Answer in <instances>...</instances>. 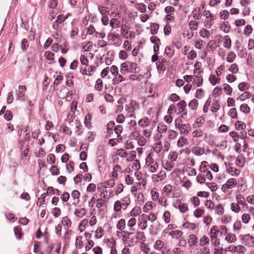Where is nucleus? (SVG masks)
Here are the masks:
<instances>
[{
    "instance_id": "1",
    "label": "nucleus",
    "mask_w": 254,
    "mask_h": 254,
    "mask_svg": "<svg viewBox=\"0 0 254 254\" xmlns=\"http://www.w3.org/2000/svg\"><path fill=\"white\" fill-rule=\"evenodd\" d=\"M208 166L207 162L203 161L201 163V165L199 168V171L201 173L199 174L196 177V181L200 184L205 183L206 178L209 180H211L213 179L211 172L207 168Z\"/></svg>"
},
{
    "instance_id": "37",
    "label": "nucleus",
    "mask_w": 254,
    "mask_h": 254,
    "mask_svg": "<svg viewBox=\"0 0 254 254\" xmlns=\"http://www.w3.org/2000/svg\"><path fill=\"white\" fill-rule=\"evenodd\" d=\"M164 243L163 241L158 240L156 241L154 248L155 250L160 251L163 247Z\"/></svg>"
},
{
    "instance_id": "24",
    "label": "nucleus",
    "mask_w": 254,
    "mask_h": 254,
    "mask_svg": "<svg viewBox=\"0 0 254 254\" xmlns=\"http://www.w3.org/2000/svg\"><path fill=\"white\" fill-rule=\"evenodd\" d=\"M225 240L229 243H233L236 242V237L233 233H228L225 238Z\"/></svg>"
},
{
    "instance_id": "64",
    "label": "nucleus",
    "mask_w": 254,
    "mask_h": 254,
    "mask_svg": "<svg viewBox=\"0 0 254 254\" xmlns=\"http://www.w3.org/2000/svg\"><path fill=\"white\" fill-rule=\"evenodd\" d=\"M229 70L233 73H237L239 71V67L236 64H233L229 67Z\"/></svg>"
},
{
    "instance_id": "16",
    "label": "nucleus",
    "mask_w": 254,
    "mask_h": 254,
    "mask_svg": "<svg viewBox=\"0 0 254 254\" xmlns=\"http://www.w3.org/2000/svg\"><path fill=\"white\" fill-rule=\"evenodd\" d=\"M198 241L197 237L194 234H191L189 237L188 243L190 247L195 246L197 243Z\"/></svg>"
},
{
    "instance_id": "44",
    "label": "nucleus",
    "mask_w": 254,
    "mask_h": 254,
    "mask_svg": "<svg viewBox=\"0 0 254 254\" xmlns=\"http://www.w3.org/2000/svg\"><path fill=\"white\" fill-rule=\"evenodd\" d=\"M198 102L196 99H193L189 103V107L191 110H195L197 108Z\"/></svg>"
},
{
    "instance_id": "22",
    "label": "nucleus",
    "mask_w": 254,
    "mask_h": 254,
    "mask_svg": "<svg viewBox=\"0 0 254 254\" xmlns=\"http://www.w3.org/2000/svg\"><path fill=\"white\" fill-rule=\"evenodd\" d=\"M115 185V179H112L107 180L102 184L103 187L105 188H111Z\"/></svg>"
},
{
    "instance_id": "14",
    "label": "nucleus",
    "mask_w": 254,
    "mask_h": 254,
    "mask_svg": "<svg viewBox=\"0 0 254 254\" xmlns=\"http://www.w3.org/2000/svg\"><path fill=\"white\" fill-rule=\"evenodd\" d=\"M223 232L218 229L217 226H213L211 227L210 231V235L217 237L218 236H222Z\"/></svg>"
},
{
    "instance_id": "63",
    "label": "nucleus",
    "mask_w": 254,
    "mask_h": 254,
    "mask_svg": "<svg viewBox=\"0 0 254 254\" xmlns=\"http://www.w3.org/2000/svg\"><path fill=\"white\" fill-rule=\"evenodd\" d=\"M222 88H221L219 87H216L214 88L213 91V94L214 96V97H217L219 96L222 93Z\"/></svg>"
},
{
    "instance_id": "51",
    "label": "nucleus",
    "mask_w": 254,
    "mask_h": 254,
    "mask_svg": "<svg viewBox=\"0 0 254 254\" xmlns=\"http://www.w3.org/2000/svg\"><path fill=\"white\" fill-rule=\"evenodd\" d=\"M98 9L103 16L108 15L109 13L108 7L105 6H99Z\"/></svg>"
},
{
    "instance_id": "43",
    "label": "nucleus",
    "mask_w": 254,
    "mask_h": 254,
    "mask_svg": "<svg viewBox=\"0 0 254 254\" xmlns=\"http://www.w3.org/2000/svg\"><path fill=\"white\" fill-rule=\"evenodd\" d=\"M129 27L125 24H123L121 28V34L124 36V38H127V37H126V35L128 34Z\"/></svg>"
},
{
    "instance_id": "27",
    "label": "nucleus",
    "mask_w": 254,
    "mask_h": 254,
    "mask_svg": "<svg viewBox=\"0 0 254 254\" xmlns=\"http://www.w3.org/2000/svg\"><path fill=\"white\" fill-rule=\"evenodd\" d=\"M223 46L228 49H230L231 46V40L228 35H226L224 37Z\"/></svg>"
},
{
    "instance_id": "3",
    "label": "nucleus",
    "mask_w": 254,
    "mask_h": 254,
    "mask_svg": "<svg viewBox=\"0 0 254 254\" xmlns=\"http://www.w3.org/2000/svg\"><path fill=\"white\" fill-rule=\"evenodd\" d=\"M145 163L149 172H156L159 167V163L153 158V153H149L145 158Z\"/></svg>"
},
{
    "instance_id": "4",
    "label": "nucleus",
    "mask_w": 254,
    "mask_h": 254,
    "mask_svg": "<svg viewBox=\"0 0 254 254\" xmlns=\"http://www.w3.org/2000/svg\"><path fill=\"white\" fill-rule=\"evenodd\" d=\"M240 239L242 243L249 247H254V237L250 234L240 235Z\"/></svg>"
},
{
    "instance_id": "17",
    "label": "nucleus",
    "mask_w": 254,
    "mask_h": 254,
    "mask_svg": "<svg viewBox=\"0 0 254 254\" xmlns=\"http://www.w3.org/2000/svg\"><path fill=\"white\" fill-rule=\"evenodd\" d=\"M141 213V209L139 206L134 207L130 211L129 215L133 217L138 216Z\"/></svg>"
},
{
    "instance_id": "15",
    "label": "nucleus",
    "mask_w": 254,
    "mask_h": 254,
    "mask_svg": "<svg viewBox=\"0 0 254 254\" xmlns=\"http://www.w3.org/2000/svg\"><path fill=\"white\" fill-rule=\"evenodd\" d=\"M183 232L180 230H173L169 232V235L172 239H179L183 235Z\"/></svg>"
},
{
    "instance_id": "11",
    "label": "nucleus",
    "mask_w": 254,
    "mask_h": 254,
    "mask_svg": "<svg viewBox=\"0 0 254 254\" xmlns=\"http://www.w3.org/2000/svg\"><path fill=\"white\" fill-rule=\"evenodd\" d=\"M26 90V87L25 85H20L18 87V93H17V99L24 100L25 96L24 92Z\"/></svg>"
},
{
    "instance_id": "23",
    "label": "nucleus",
    "mask_w": 254,
    "mask_h": 254,
    "mask_svg": "<svg viewBox=\"0 0 254 254\" xmlns=\"http://www.w3.org/2000/svg\"><path fill=\"white\" fill-rule=\"evenodd\" d=\"M150 122V120L147 117H144L139 120L138 124V125L141 127H146L148 126Z\"/></svg>"
},
{
    "instance_id": "49",
    "label": "nucleus",
    "mask_w": 254,
    "mask_h": 254,
    "mask_svg": "<svg viewBox=\"0 0 254 254\" xmlns=\"http://www.w3.org/2000/svg\"><path fill=\"white\" fill-rule=\"evenodd\" d=\"M214 210L219 215H222L224 212V208L222 204H219L216 206L214 208Z\"/></svg>"
},
{
    "instance_id": "33",
    "label": "nucleus",
    "mask_w": 254,
    "mask_h": 254,
    "mask_svg": "<svg viewBox=\"0 0 254 254\" xmlns=\"http://www.w3.org/2000/svg\"><path fill=\"white\" fill-rule=\"evenodd\" d=\"M173 187L171 185H166L163 188V191L164 193H166L167 196H172V191Z\"/></svg>"
},
{
    "instance_id": "46",
    "label": "nucleus",
    "mask_w": 254,
    "mask_h": 254,
    "mask_svg": "<svg viewBox=\"0 0 254 254\" xmlns=\"http://www.w3.org/2000/svg\"><path fill=\"white\" fill-rule=\"evenodd\" d=\"M130 72H138L139 71V68L136 63H129Z\"/></svg>"
},
{
    "instance_id": "53",
    "label": "nucleus",
    "mask_w": 254,
    "mask_h": 254,
    "mask_svg": "<svg viewBox=\"0 0 254 254\" xmlns=\"http://www.w3.org/2000/svg\"><path fill=\"white\" fill-rule=\"evenodd\" d=\"M120 21L118 18H113L110 20V25L113 28L119 27Z\"/></svg>"
},
{
    "instance_id": "7",
    "label": "nucleus",
    "mask_w": 254,
    "mask_h": 254,
    "mask_svg": "<svg viewBox=\"0 0 254 254\" xmlns=\"http://www.w3.org/2000/svg\"><path fill=\"white\" fill-rule=\"evenodd\" d=\"M139 109L138 103L134 100H131L129 103L126 106V110L128 113H132L134 111Z\"/></svg>"
},
{
    "instance_id": "34",
    "label": "nucleus",
    "mask_w": 254,
    "mask_h": 254,
    "mask_svg": "<svg viewBox=\"0 0 254 254\" xmlns=\"http://www.w3.org/2000/svg\"><path fill=\"white\" fill-rule=\"evenodd\" d=\"M209 81L212 85H215L219 82L220 79L216 78L214 74H210L209 77Z\"/></svg>"
},
{
    "instance_id": "20",
    "label": "nucleus",
    "mask_w": 254,
    "mask_h": 254,
    "mask_svg": "<svg viewBox=\"0 0 254 254\" xmlns=\"http://www.w3.org/2000/svg\"><path fill=\"white\" fill-rule=\"evenodd\" d=\"M86 212V210L85 208L80 209H76L74 210V214L78 218H82L83 217Z\"/></svg>"
},
{
    "instance_id": "6",
    "label": "nucleus",
    "mask_w": 254,
    "mask_h": 254,
    "mask_svg": "<svg viewBox=\"0 0 254 254\" xmlns=\"http://www.w3.org/2000/svg\"><path fill=\"white\" fill-rule=\"evenodd\" d=\"M225 251L231 252L233 253H237L239 254H243L246 251V249L243 245H240L236 246H230L227 248Z\"/></svg>"
},
{
    "instance_id": "57",
    "label": "nucleus",
    "mask_w": 254,
    "mask_h": 254,
    "mask_svg": "<svg viewBox=\"0 0 254 254\" xmlns=\"http://www.w3.org/2000/svg\"><path fill=\"white\" fill-rule=\"evenodd\" d=\"M165 52L167 56H168L169 58H171L173 57L174 54V50L172 48L167 47L166 48Z\"/></svg>"
},
{
    "instance_id": "61",
    "label": "nucleus",
    "mask_w": 254,
    "mask_h": 254,
    "mask_svg": "<svg viewBox=\"0 0 254 254\" xmlns=\"http://www.w3.org/2000/svg\"><path fill=\"white\" fill-rule=\"evenodd\" d=\"M204 213V210L203 209L198 208L196 209L194 212V216L196 218H199L201 217Z\"/></svg>"
},
{
    "instance_id": "40",
    "label": "nucleus",
    "mask_w": 254,
    "mask_h": 254,
    "mask_svg": "<svg viewBox=\"0 0 254 254\" xmlns=\"http://www.w3.org/2000/svg\"><path fill=\"white\" fill-rule=\"evenodd\" d=\"M240 110L245 114H248L251 110L247 104H243L240 106Z\"/></svg>"
},
{
    "instance_id": "2",
    "label": "nucleus",
    "mask_w": 254,
    "mask_h": 254,
    "mask_svg": "<svg viewBox=\"0 0 254 254\" xmlns=\"http://www.w3.org/2000/svg\"><path fill=\"white\" fill-rule=\"evenodd\" d=\"M130 198L129 195L122 198L120 200L115 201L114 205V210L115 212L121 211L122 208L126 210L130 203Z\"/></svg>"
},
{
    "instance_id": "38",
    "label": "nucleus",
    "mask_w": 254,
    "mask_h": 254,
    "mask_svg": "<svg viewBox=\"0 0 254 254\" xmlns=\"http://www.w3.org/2000/svg\"><path fill=\"white\" fill-rule=\"evenodd\" d=\"M192 153L196 156H200L203 153V151L201 149L200 147L196 146L192 149Z\"/></svg>"
},
{
    "instance_id": "54",
    "label": "nucleus",
    "mask_w": 254,
    "mask_h": 254,
    "mask_svg": "<svg viewBox=\"0 0 254 254\" xmlns=\"http://www.w3.org/2000/svg\"><path fill=\"white\" fill-rule=\"evenodd\" d=\"M220 108V105L218 101H216L212 103L211 111L213 113L216 112Z\"/></svg>"
},
{
    "instance_id": "18",
    "label": "nucleus",
    "mask_w": 254,
    "mask_h": 254,
    "mask_svg": "<svg viewBox=\"0 0 254 254\" xmlns=\"http://www.w3.org/2000/svg\"><path fill=\"white\" fill-rule=\"evenodd\" d=\"M188 144V139L185 136L180 137L178 140L177 145L179 148H182Z\"/></svg>"
},
{
    "instance_id": "5",
    "label": "nucleus",
    "mask_w": 254,
    "mask_h": 254,
    "mask_svg": "<svg viewBox=\"0 0 254 254\" xmlns=\"http://www.w3.org/2000/svg\"><path fill=\"white\" fill-rule=\"evenodd\" d=\"M237 184V181L235 179L230 178L222 186L221 190L224 192H227L229 189L233 188L236 186Z\"/></svg>"
},
{
    "instance_id": "48",
    "label": "nucleus",
    "mask_w": 254,
    "mask_h": 254,
    "mask_svg": "<svg viewBox=\"0 0 254 254\" xmlns=\"http://www.w3.org/2000/svg\"><path fill=\"white\" fill-rule=\"evenodd\" d=\"M167 129V126L163 123H160L157 127V130L160 133L165 132Z\"/></svg>"
},
{
    "instance_id": "50",
    "label": "nucleus",
    "mask_w": 254,
    "mask_h": 254,
    "mask_svg": "<svg viewBox=\"0 0 254 254\" xmlns=\"http://www.w3.org/2000/svg\"><path fill=\"white\" fill-rule=\"evenodd\" d=\"M170 213L169 211L167 210L164 212L163 216V219L165 222V223L168 224L170 221Z\"/></svg>"
},
{
    "instance_id": "39",
    "label": "nucleus",
    "mask_w": 254,
    "mask_h": 254,
    "mask_svg": "<svg viewBox=\"0 0 254 254\" xmlns=\"http://www.w3.org/2000/svg\"><path fill=\"white\" fill-rule=\"evenodd\" d=\"M190 29L191 30H195L198 27V22L195 20H190L189 23Z\"/></svg>"
},
{
    "instance_id": "56",
    "label": "nucleus",
    "mask_w": 254,
    "mask_h": 254,
    "mask_svg": "<svg viewBox=\"0 0 254 254\" xmlns=\"http://www.w3.org/2000/svg\"><path fill=\"white\" fill-rule=\"evenodd\" d=\"M236 57V55L234 52H230L228 54V55L226 58V61L228 63H232L234 61Z\"/></svg>"
},
{
    "instance_id": "45",
    "label": "nucleus",
    "mask_w": 254,
    "mask_h": 254,
    "mask_svg": "<svg viewBox=\"0 0 254 254\" xmlns=\"http://www.w3.org/2000/svg\"><path fill=\"white\" fill-rule=\"evenodd\" d=\"M62 222L63 225L65 226L66 228H68L71 226V221L67 218V217H63Z\"/></svg>"
},
{
    "instance_id": "41",
    "label": "nucleus",
    "mask_w": 254,
    "mask_h": 254,
    "mask_svg": "<svg viewBox=\"0 0 254 254\" xmlns=\"http://www.w3.org/2000/svg\"><path fill=\"white\" fill-rule=\"evenodd\" d=\"M162 148V144L161 141H159L154 144L153 147V150L156 153H159L160 152L161 149Z\"/></svg>"
},
{
    "instance_id": "21",
    "label": "nucleus",
    "mask_w": 254,
    "mask_h": 254,
    "mask_svg": "<svg viewBox=\"0 0 254 254\" xmlns=\"http://www.w3.org/2000/svg\"><path fill=\"white\" fill-rule=\"evenodd\" d=\"M245 157L243 155H240L236 159V164L238 167H243L245 164Z\"/></svg>"
},
{
    "instance_id": "32",
    "label": "nucleus",
    "mask_w": 254,
    "mask_h": 254,
    "mask_svg": "<svg viewBox=\"0 0 254 254\" xmlns=\"http://www.w3.org/2000/svg\"><path fill=\"white\" fill-rule=\"evenodd\" d=\"M183 226L185 228L188 229L190 230H194L196 228V225L195 223H190L188 221L184 223Z\"/></svg>"
},
{
    "instance_id": "12",
    "label": "nucleus",
    "mask_w": 254,
    "mask_h": 254,
    "mask_svg": "<svg viewBox=\"0 0 254 254\" xmlns=\"http://www.w3.org/2000/svg\"><path fill=\"white\" fill-rule=\"evenodd\" d=\"M120 72L122 74H124L126 72H130L129 62H125L121 64Z\"/></svg>"
},
{
    "instance_id": "35",
    "label": "nucleus",
    "mask_w": 254,
    "mask_h": 254,
    "mask_svg": "<svg viewBox=\"0 0 254 254\" xmlns=\"http://www.w3.org/2000/svg\"><path fill=\"white\" fill-rule=\"evenodd\" d=\"M142 217V215L141 216ZM138 227L140 229L143 230H145L147 227V220L146 218H143L141 217V221L138 224Z\"/></svg>"
},
{
    "instance_id": "62",
    "label": "nucleus",
    "mask_w": 254,
    "mask_h": 254,
    "mask_svg": "<svg viewBox=\"0 0 254 254\" xmlns=\"http://www.w3.org/2000/svg\"><path fill=\"white\" fill-rule=\"evenodd\" d=\"M223 86L224 90L226 93L228 95H231L233 90L232 88L229 84H224Z\"/></svg>"
},
{
    "instance_id": "29",
    "label": "nucleus",
    "mask_w": 254,
    "mask_h": 254,
    "mask_svg": "<svg viewBox=\"0 0 254 254\" xmlns=\"http://www.w3.org/2000/svg\"><path fill=\"white\" fill-rule=\"evenodd\" d=\"M126 228V221L124 219H121L118 222L117 225V228L120 230L123 231Z\"/></svg>"
},
{
    "instance_id": "55",
    "label": "nucleus",
    "mask_w": 254,
    "mask_h": 254,
    "mask_svg": "<svg viewBox=\"0 0 254 254\" xmlns=\"http://www.w3.org/2000/svg\"><path fill=\"white\" fill-rule=\"evenodd\" d=\"M236 199L237 202V203L240 204L242 205H245L246 204L245 202L244 201V198L241 194H237Z\"/></svg>"
},
{
    "instance_id": "42",
    "label": "nucleus",
    "mask_w": 254,
    "mask_h": 254,
    "mask_svg": "<svg viewBox=\"0 0 254 254\" xmlns=\"http://www.w3.org/2000/svg\"><path fill=\"white\" fill-rule=\"evenodd\" d=\"M116 77H114L113 79V81L114 84H117L120 83V82L124 81L125 80V78H124L121 74H117V75H115Z\"/></svg>"
},
{
    "instance_id": "10",
    "label": "nucleus",
    "mask_w": 254,
    "mask_h": 254,
    "mask_svg": "<svg viewBox=\"0 0 254 254\" xmlns=\"http://www.w3.org/2000/svg\"><path fill=\"white\" fill-rule=\"evenodd\" d=\"M191 128L190 125L188 124H184L180 128L179 131L180 133L183 135H186L190 130Z\"/></svg>"
},
{
    "instance_id": "59",
    "label": "nucleus",
    "mask_w": 254,
    "mask_h": 254,
    "mask_svg": "<svg viewBox=\"0 0 254 254\" xmlns=\"http://www.w3.org/2000/svg\"><path fill=\"white\" fill-rule=\"evenodd\" d=\"M5 216L7 220L11 222H14L16 221V219L15 218L14 215L11 213H5Z\"/></svg>"
},
{
    "instance_id": "26",
    "label": "nucleus",
    "mask_w": 254,
    "mask_h": 254,
    "mask_svg": "<svg viewBox=\"0 0 254 254\" xmlns=\"http://www.w3.org/2000/svg\"><path fill=\"white\" fill-rule=\"evenodd\" d=\"M214 17H206L204 21V25L206 28H210L212 24H213Z\"/></svg>"
},
{
    "instance_id": "9",
    "label": "nucleus",
    "mask_w": 254,
    "mask_h": 254,
    "mask_svg": "<svg viewBox=\"0 0 254 254\" xmlns=\"http://www.w3.org/2000/svg\"><path fill=\"white\" fill-rule=\"evenodd\" d=\"M166 172L164 171H160L158 174H154L152 176V180L154 182H158L162 181L166 178Z\"/></svg>"
},
{
    "instance_id": "28",
    "label": "nucleus",
    "mask_w": 254,
    "mask_h": 254,
    "mask_svg": "<svg viewBox=\"0 0 254 254\" xmlns=\"http://www.w3.org/2000/svg\"><path fill=\"white\" fill-rule=\"evenodd\" d=\"M121 167L120 165H117L113 168L112 172V177L114 179H117L118 177V172L121 171Z\"/></svg>"
},
{
    "instance_id": "19",
    "label": "nucleus",
    "mask_w": 254,
    "mask_h": 254,
    "mask_svg": "<svg viewBox=\"0 0 254 254\" xmlns=\"http://www.w3.org/2000/svg\"><path fill=\"white\" fill-rule=\"evenodd\" d=\"M220 29L225 33H228L230 31L231 26L228 21H224L220 25Z\"/></svg>"
},
{
    "instance_id": "25",
    "label": "nucleus",
    "mask_w": 254,
    "mask_h": 254,
    "mask_svg": "<svg viewBox=\"0 0 254 254\" xmlns=\"http://www.w3.org/2000/svg\"><path fill=\"white\" fill-rule=\"evenodd\" d=\"M142 218H146L147 220L150 221L152 222L155 221L157 219L156 215L153 213H151L148 215L143 214Z\"/></svg>"
},
{
    "instance_id": "58",
    "label": "nucleus",
    "mask_w": 254,
    "mask_h": 254,
    "mask_svg": "<svg viewBox=\"0 0 254 254\" xmlns=\"http://www.w3.org/2000/svg\"><path fill=\"white\" fill-rule=\"evenodd\" d=\"M137 9L141 12L144 13L146 10V6L143 3H139L137 4Z\"/></svg>"
},
{
    "instance_id": "60",
    "label": "nucleus",
    "mask_w": 254,
    "mask_h": 254,
    "mask_svg": "<svg viewBox=\"0 0 254 254\" xmlns=\"http://www.w3.org/2000/svg\"><path fill=\"white\" fill-rule=\"evenodd\" d=\"M231 209L235 213H238L240 211V207L237 203H232L231 204Z\"/></svg>"
},
{
    "instance_id": "31",
    "label": "nucleus",
    "mask_w": 254,
    "mask_h": 254,
    "mask_svg": "<svg viewBox=\"0 0 254 254\" xmlns=\"http://www.w3.org/2000/svg\"><path fill=\"white\" fill-rule=\"evenodd\" d=\"M136 223V220L134 217H131L130 219H129L127 223V225L128 227H130L129 229L130 231L134 230L133 227L135 225Z\"/></svg>"
},
{
    "instance_id": "8",
    "label": "nucleus",
    "mask_w": 254,
    "mask_h": 254,
    "mask_svg": "<svg viewBox=\"0 0 254 254\" xmlns=\"http://www.w3.org/2000/svg\"><path fill=\"white\" fill-rule=\"evenodd\" d=\"M173 206L176 208H179L182 213H185L188 210V205L186 203H182L179 199L173 203Z\"/></svg>"
},
{
    "instance_id": "52",
    "label": "nucleus",
    "mask_w": 254,
    "mask_h": 254,
    "mask_svg": "<svg viewBox=\"0 0 254 254\" xmlns=\"http://www.w3.org/2000/svg\"><path fill=\"white\" fill-rule=\"evenodd\" d=\"M200 8H196L194 11L192 12L193 13V17L195 19H199L201 16V14L200 12Z\"/></svg>"
},
{
    "instance_id": "13",
    "label": "nucleus",
    "mask_w": 254,
    "mask_h": 254,
    "mask_svg": "<svg viewBox=\"0 0 254 254\" xmlns=\"http://www.w3.org/2000/svg\"><path fill=\"white\" fill-rule=\"evenodd\" d=\"M71 195L74 200L75 201L73 202V204L74 205H76V204H78L80 201L79 198L80 196V193L77 190H74L72 191Z\"/></svg>"
},
{
    "instance_id": "47",
    "label": "nucleus",
    "mask_w": 254,
    "mask_h": 254,
    "mask_svg": "<svg viewBox=\"0 0 254 254\" xmlns=\"http://www.w3.org/2000/svg\"><path fill=\"white\" fill-rule=\"evenodd\" d=\"M91 115L90 114H87L84 119V124L88 128H90L91 126Z\"/></svg>"
},
{
    "instance_id": "36",
    "label": "nucleus",
    "mask_w": 254,
    "mask_h": 254,
    "mask_svg": "<svg viewBox=\"0 0 254 254\" xmlns=\"http://www.w3.org/2000/svg\"><path fill=\"white\" fill-rule=\"evenodd\" d=\"M228 170L231 174V175L233 176H238L240 173L238 169L231 166L229 167Z\"/></svg>"
},
{
    "instance_id": "30",
    "label": "nucleus",
    "mask_w": 254,
    "mask_h": 254,
    "mask_svg": "<svg viewBox=\"0 0 254 254\" xmlns=\"http://www.w3.org/2000/svg\"><path fill=\"white\" fill-rule=\"evenodd\" d=\"M159 25L158 24L153 23L151 24L150 26V32L152 35H155L157 33L159 29Z\"/></svg>"
}]
</instances>
